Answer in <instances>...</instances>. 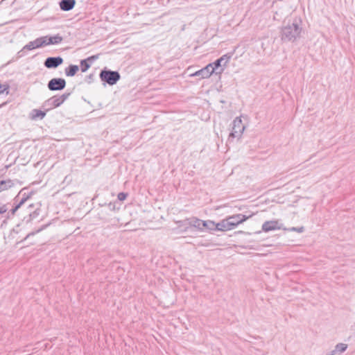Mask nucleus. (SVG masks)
I'll use <instances>...</instances> for the list:
<instances>
[{
    "mask_svg": "<svg viewBox=\"0 0 355 355\" xmlns=\"http://www.w3.org/2000/svg\"><path fill=\"white\" fill-rule=\"evenodd\" d=\"M14 205L17 207L19 209L26 202V198L21 197L19 198V195H17L14 199Z\"/></svg>",
    "mask_w": 355,
    "mask_h": 355,
    "instance_id": "4be33fe9",
    "label": "nucleus"
},
{
    "mask_svg": "<svg viewBox=\"0 0 355 355\" xmlns=\"http://www.w3.org/2000/svg\"><path fill=\"white\" fill-rule=\"evenodd\" d=\"M70 95L71 92H65L61 95H54L42 103V108H46L48 111H50L54 108L58 107L64 103Z\"/></svg>",
    "mask_w": 355,
    "mask_h": 355,
    "instance_id": "7ed1b4c3",
    "label": "nucleus"
},
{
    "mask_svg": "<svg viewBox=\"0 0 355 355\" xmlns=\"http://www.w3.org/2000/svg\"><path fill=\"white\" fill-rule=\"evenodd\" d=\"M64 62L61 56L48 57L44 62V65L47 69H56Z\"/></svg>",
    "mask_w": 355,
    "mask_h": 355,
    "instance_id": "1a4fd4ad",
    "label": "nucleus"
},
{
    "mask_svg": "<svg viewBox=\"0 0 355 355\" xmlns=\"http://www.w3.org/2000/svg\"><path fill=\"white\" fill-rule=\"evenodd\" d=\"M76 5V0H60V8L63 11L71 10Z\"/></svg>",
    "mask_w": 355,
    "mask_h": 355,
    "instance_id": "4468645a",
    "label": "nucleus"
},
{
    "mask_svg": "<svg viewBox=\"0 0 355 355\" xmlns=\"http://www.w3.org/2000/svg\"><path fill=\"white\" fill-rule=\"evenodd\" d=\"M224 71V68L223 67H221V69H220V71L218 72H216V74L218 73H222Z\"/></svg>",
    "mask_w": 355,
    "mask_h": 355,
    "instance_id": "f704fd0d",
    "label": "nucleus"
},
{
    "mask_svg": "<svg viewBox=\"0 0 355 355\" xmlns=\"http://www.w3.org/2000/svg\"><path fill=\"white\" fill-rule=\"evenodd\" d=\"M100 56V54H96L91 56L87 57L85 59H83L80 62V70L82 72H86L91 67L92 63L96 61L97 59H98Z\"/></svg>",
    "mask_w": 355,
    "mask_h": 355,
    "instance_id": "9d476101",
    "label": "nucleus"
},
{
    "mask_svg": "<svg viewBox=\"0 0 355 355\" xmlns=\"http://www.w3.org/2000/svg\"><path fill=\"white\" fill-rule=\"evenodd\" d=\"M79 71V66L76 64H69L64 69V73L67 76L72 77L74 76Z\"/></svg>",
    "mask_w": 355,
    "mask_h": 355,
    "instance_id": "f3484780",
    "label": "nucleus"
},
{
    "mask_svg": "<svg viewBox=\"0 0 355 355\" xmlns=\"http://www.w3.org/2000/svg\"><path fill=\"white\" fill-rule=\"evenodd\" d=\"M252 215L246 216L242 214H234L230 216L227 218V220L229 222L231 230L235 228L239 224L243 223L249 218H250Z\"/></svg>",
    "mask_w": 355,
    "mask_h": 355,
    "instance_id": "423d86ee",
    "label": "nucleus"
},
{
    "mask_svg": "<svg viewBox=\"0 0 355 355\" xmlns=\"http://www.w3.org/2000/svg\"><path fill=\"white\" fill-rule=\"evenodd\" d=\"M99 78L103 85H114L121 79V74L118 71H113L107 67H103L99 73Z\"/></svg>",
    "mask_w": 355,
    "mask_h": 355,
    "instance_id": "f03ea898",
    "label": "nucleus"
},
{
    "mask_svg": "<svg viewBox=\"0 0 355 355\" xmlns=\"http://www.w3.org/2000/svg\"><path fill=\"white\" fill-rule=\"evenodd\" d=\"M24 189H21L17 195H19V198H21V197L26 198V200H27L28 199H29L31 198L32 193L31 192L29 193H26L24 192Z\"/></svg>",
    "mask_w": 355,
    "mask_h": 355,
    "instance_id": "c756f323",
    "label": "nucleus"
},
{
    "mask_svg": "<svg viewBox=\"0 0 355 355\" xmlns=\"http://www.w3.org/2000/svg\"><path fill=\"white\" fill-rule=\"evenodd\" d=\"M44 110L34 109L31 112V119L33 120H36L37 119H42L46 114V112H49L46 108L43 109Z\"/></svg>",
    "mask_w": 355,
    "mask_h": 355,
    "instance_id": "dca6fc26",
    "label": "nucleus"
},
{
    "mask_svg": "<svg viewBox=\"0 0 355 355\" xmlns=\"http://www.w3.org/2000/svg\"><path fill=\"white\" fill-rule=\"evenodd\" d=\"M216 223L213 220H202V231H203L205 229L213 231L215 230Z\"/></svg>",
    "mask_w": 355,
    "mask_h": 355,
    "instance_id": "aec40b11",
    "label": "nucleus"
},
{
    "mask_svg": "<svg viewBox=\"0 0 355 355\" xmlns=\"http://www.w3.org/2000/svg\"><path fill=\"white\" fill-rule=\"evenodd\" d=\"M10 86L8 84H1L0 83V94H3L5 92L8 94L9 93Z\"/></svg>",
    "mask_w": 355,
    "mask_h": 355,
    "instance_id": "bb28decb",
    "label": "nucleus"
},
{
    "mask_svg": "<svg viewBox=\"0 0 355 355\" xmlns=\"http://www.w3.org/2000/svg\"><path fill=\"white\" fill-rule=\"evenodd\" d=\"M46 36H47L49 45L58 44L61 43L63 40V37L62 36H60L59 34H57L53 36H51V35H46Z\"/></svg>",
    "mask_w": 355,
    "mask_h": 355,
    "instance_id": "6ab92c4d",
    "label": "nucleus"
},
{
    "mask_svg": "<svg viewBox=\"0 0 355 355\" xmlns=\"http://www.w3.org/2000/svg\"><path fill=\"white\" fill-rule=\"evenodd\" d=\"M202 220L196 217H191L184 220L185 225H188L190 227H194L200 231H202Z\"/></svg>",
    "mask_w": 355,
    "mask_h": 355,
    "instance_id": "ddd939ff",
    "label": "nucleus"
},
{
    "mask_svg": "<svg viewBox=\"0 0 355 355\" xmlns=\"http://www.w3.org/2000/svg\"><path fill=\"white\" fill-rule=\"evenodd\" d=\"M214 70L212 69L211 64H208L205 67L192 73L191 76H200L201 78H209L214 73Z\"/></svg>",
    "mask_w": 355,
    "mask_h": 355,
    "instance_id": "9b49d317",
    "label": "nucleus"
},
{
    "mask_svg": "<svg viewBox=\"0 0 355 355\" xmlns=\"http://www.w3.org/2000/svg\"><path fill=\"white\" fill-rule=\"evenodd\" d=\"M245 126L243 125L241 117H236L232 123V131L230 132L228 141H230L234 138H241Z\"/></svg>",
    "mask_w": 355,
    "mask_h": 355,
    "instance_id": "20e7f679",
    "label": "nucleus"
},
{
    "mask_svg": "<svg viewBox=\"0 0 355 355\" xmlns=\"http://www.w3.org/2000/svg\"><path fill=\"white\" fill-rule=\"evenodd\" d=\"M14 186V182L11 180H1L0 181V191L7 189Z\"/></svg>",
    "mask_w": 355,
    "mask_h": 355,
    "instance_id": "412c9836",
    "label": "nucleus"
},
{
    "mask_svg": "<svg viewBox=\"0 0 355 355\" xmlns=\"http://www.w3.org/2000/svg\"><path fill=\"white\" fill-rule=\"evenodd\" d=\"M46 225H44L42 226L41 228L38 229L36 231H33V232H31L30 233H28L25 237L24 239H22L21 241H19V243H21L26 240H27L28 238H30L31 236H34L35 234L40 232V231H42V230H44L45 228Z\"/></svg>",
    "mask_w": 355,
    "mask_h": 355,
    "instance_id": "a878e982",
    "label": "nucleus"
},
{
    "mask_svg": "<svg viewBox=\"0 0 355 355\" xmlns=\"http://www.w3.org/2000/svg\"><path fill=\"white\" fill-rule=\"evenodd\" d=\"M234 52L227 53L220 58L216 59L214 62L210 63L211 64L212 69L216 71L218 69L221 67L222 66L226 67L227 63L229 62L230 59L232 58Z\"/></svg>",
    "mask_w": 355,
    "mask_h": 355,
    "instance_id": "0eeeda50",
    "label": "nucleus"
},
{
    "mask_svg": "<svg viewBox=\"0 0 355 355\" xmlns=\"http://www.w3.org/2000/svg\"><path fill=\"white\" fill-rule=\"evenodd\" d=\"M86 82L89 84L92 83L94 80V74L91 73L86 76Z\"/></svg>",
    "mask_w": 355,
    "mask_h": 355,
    "instance_id": "2f4dec72",
    "label": "nucleus"
},
{
    "mask_svg": "<svg viewBox=\"0 0 355 355\" xmlns=\"http://www.w3.org/2000/svg\"><path fill=\"white\" fill-rule=\"evenodd\" d=\"M67 82L64 78H53L47 83V87L49 90L61 91L66 87Z\"/></svg>",
    "mask_w": 355,
    "mask_h": 355,
    "instance_id": "39448f33",
    "label": "nucleus"
},
{
    "mask_svg": "<svg viewBox=\"0 0 355 355\" xmlns=\"http://www.w3.org/2000/svg\"><path fill=\"white\" fill-rule=\"evenodd\" d=\"M128 193H125V192H120L119 193L118 196H117V199L119 201H123L126 199V198L128 197Z\"/></svg>",
    "mask_w": 355,
    "mask_h": 355,
    "instance_id": "c85d7f7f",
    "label": "nucleus"
},
{
    "mask_svg": "<svg viewBox=\"0 0 355 355\" xmlns=\"http://www.w3.org/2000/svg\"><path fill=\"white\" fill-rule=\"evenodd\" d=\"M303 28L300 17L284 20L280 30V38L283 42H295L302 37Z\"/></svg>",
    "mask_w": 355,
    "mask_h": 355,
    "instance_id": "f257e3e1",
    "label": "nucleus"
},
{
    "mask_svg": "<svg viewBox=\"0 0 355 355\" xmlns=\"http://www.w3.org/2000/svg\"><path fill=\"white\" fill-rule=\"evenodd\" d=\"M34 204H31L28 207V214L27 216L24 217V220L28 223L36 218L40 214L41 209L40 205H37V207H35Z\"/></svg>",
    "mask_w": 355,
    "mask_h": 355,
    "instance_id": "6e6552de",
    "label": "nucleus"
},
{
    "mask_svg": "<svg viewBox=\"0 0 355 355\" xmlns=\"http://www.w3.org/2000/svg\"><path fill=\"white\" fill-rule=\"evenodd\" d=\"M214 228H215V230L221 231V232L230 230L231 227H230L229 222L227 220V218L223 219L220 222L216 223Z\"/></svg>",
    "mask_w": 355,
    "mask_h": 355,
    "instance_id": "2eb2a0df",
    "label": "nucleus"
},
{
    "mask_svg": "<svg viewBox=\"0 0 355 355\" xmlns=\"http://www.w3.org/2000/svg\"><path fill=\"white\" fill-rule=\"evenodd\" d=\"M37 39L36 38L33 41L29 42L27 44H26L22 49L18 53L24 52L25 51H32L35 49H39Z\"/></svg>",
    "mask_w": 355,
    "mask_h": 355,
    "instance_id": "a211bd4d",
    "label": "nucleus"
},
{
    "mask_svg": "<svg viewBox=\"0 0 355 355\" xmlns=\"http://www.w3.org/2000/svg\"><path fill=\"white\" fill-rule=\"evenodd\" d=\"M37 39L38 45H39L40 48H42V47L49 45L47 36L40 37H37Z\"/></svg>",
    "mask_w": 355,
    "mask_h": 355,
    "instance_id": "b1692460",
    "label": "nucleus"
},
{
    "mask_svg": "<svg viewBox=\"0 0 355 355\" xmlns=\"http://www.w3.org/2000/svg\"><path fill=\"white\" fill-rule=\"evenodd\" d=\"M18 210L17 207H16L15 205L14 207H12V209L8 213V216L10 215L11 216H14L16 213V211Z\"/></svg>",
    "mask_w": 355,
    "mask_h": 355,
    "instance_id": "72a5a7b5",
    "label": "nucleus"
},
{
    "mask_svg": "<svg viewBox=\"0 0 355 355\" xmlns=\"http://www.w3.org/2000/svg\"><path fill=\"white\" fill-rule=\"evenodd\" d=\"M286 230H288L290 232H297L298 233H302L304 232V226H301V227H291V228H288V229H286Z\"/></svg>",
    "mask_w": 355,
    "mask_h": 355,
    "instance_id": "cd10ccee",
    "label": "nucleus"
},
{
    "mask_svg": "<svg viewBox=\"0 0 355 355\" xmlns=\"http://www.w3.org/2000/svg\"><path fill=\"white\" fill-rule=\"evenodd\" d=\"M120 204L117 202H110L107 204V207L110 211H116L120 209Z\"/></svg>",
    "mask_w": 355,
    "mask_h": 355,
    "instance_id": "393cba45",
    "label": "nucleus"
},
{
    "mask_svg": "<svg viewBox=\"0 0 355 355\" xmlns=\"http://www.w3.org/2000/svg\"><path fill=\"white\" fill-rule=\"evenodd\" d=\"M282 12L281 11H276L274 14L273 19L279 21L282 19Z\"/></svg>",
    "mask_w": 355,
    "mask_h": 355,
    "instance_id": "7c9ffc66",
    "label": "nucleus"
},
{
    "mask_svg": "<svg viewBox=\"0 0 355 355\" xmlns=\"http://www.w3.org/2000/svg\"><path fill=\"white\" fill-rule=\"evenodd\" d=\"M347 348V345L345 343H338L336 345L335 349L332 353L338 352L339 354L344 352Z\"/></svg>",
    "mask_w": 355,
    "mask_h": 355,
    "instance_id": "5701e85b",
    "label": "nucleus"
},
{
    "mask_svg": "<svg viewBox=\"0 0 355 355\" xmlns=\"http://www.w3.org/2000/svg\"><path fill=\"white\" fill-rule=\"evenodd\" d=\"M281 228L282 227L280 225H279L277 220H268L264 222L262 225V230L265 232L280 230Z\"/></svg>",
    "mask_w": 355,
    "mask_h": 355,
    "instance_id": "f8f14e48",
    "label": "nucleus"
},
{
    "mask_svg": "<svg viewBox=\"0 0 355 355\" xmlns=\"http://www.w3.org/2000/svg\"><path fill=\"white\" fill-rule=\"evenodd\" d=\"M8 211L7 205H3L0 206V214H4Z\"/></svg>",
    "mask_w": 355,
    "mask_h": 355,
    "instance_id": "473e14b6",
    "label": "nucleus"
}]
</instances>
